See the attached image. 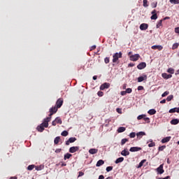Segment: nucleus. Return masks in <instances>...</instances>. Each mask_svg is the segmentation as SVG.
Instances as JSON below:
<instances>
[{"label": "nucleus", "instance_id": "nucleus-1", "mask_svg": "<svg viewBox=\"0 0 179 179\" xmlns=\"http://www.w3.org/2000/svg\"><path fill=\"white\" fill-rule=\"evenodd\" d=\"M118 58H122V52H116L113 55V62L115 63L117 61H118Z\"/></svg>", "mask_w": 179, "mask_h": 179}, {"label": "nucleus", "instance_id": "nucleus-2", "mask_svg": "<svg viewBox=\"0 0 179 179\" xmlns=\"http://www.w3.org/2000/svg\"><path fill=\"white\" fill-rule=\"evenodd\" d=\"M51 121V117H48L43 120V122L41 124L44 128H48V122Z\"/></svg>", "mask_w": 179, "mask_h": 179}, {"label": "nucleus", "instance_id": "nucleus-3", "mask_svg": "<svg viewBox=\"0 0 179 179\" xmlns=\"http://www.w3.org/2000/svg\"><path fill=\"white\" fill-rule=\"evenodd\" d=\"M62 104H64V99L62 98L58 99L56 101L55 107L58 108H61L62 107Z\"/></svg>", "mask_w": 179, "mask_h": 179}, {"label": "nucleus", "instance_id": "nucleus-4", "mask_svg": "<svg viewBox=\"0 0 179 179\" xmlns=\"http://www.w3.org/2000/svg\"><path fill=\"white\" fill-rule=\"evenodd\" d=\"M139 58H141V55H139V54L132 55L129 57L130 61H133V62L138 61Z\"/></svg>", "mask_w": 179, "mask_h": 179}, {"label": "nucleus", "instance_id": "nucleus-5", "mask_svg": "<svg viewBox=\"0 0 179 179\" xmlns=\"http://www.w3.org/2000/svg\"><path fill=\"white\" fill-rule=\"evenodd\" d=\"M50 115L49 117H51L52 115H54V114H55L57 113V111H58V108H57L56 106H53L52 108H50Z\"/></svg>", "mask_w": 179, "mask_h": 179}, {"label": "nucleus", "instance_id": "nucleus-6", "mask_svg": "<svg viewBox=\"0 0 179 179\" xmlns=\"http://www.w3.org/2000/svg\"><path fill=\"white\" fill-rule=\"evenodd\" d=\"M78 150L79 146H73L69 148V152L70 153H76V152H78Z\"/></svg>", "mask_w": 179, "mask_h": 179}, {"label": "nucleus", "instance_id": "nucleus-7", "mask_svg": "<svg viewBox=\"0 0 179 179\" xmlns=\"http://www.w3.org/2000/svg\"><path fill=\"white\" fill-rule=\"evenodd\" d=\"M157 10H153L152 12H151V14L152 15L151 17H150V19L151 20H156L157 19Z\"/></svg>", "mask_w": 179, "mask_h": 179}, {"label": "nucleus", "instance_id": "nucleus-8", "mask_svg": "<svg viewBox=\"0 0 179 179\" xmlns=\"http://www.w3.org/2000/svg\"><path fill=\"white\" fill-rule=\"evenodd\" d=\"M109 87H110V83H105L100 86V90H104L105 89H108Z\"/></svg>", "mask_w": 179, "mask_h": 179}, {"label": "nucleus", "instance_id": "nucleus-9", "mask_svg": "<svg viewBox=\"0 0 179 179\" xmlns=\"http://www.w3.org/2000/svg\"><path fill=\"white\" fill-rule=\"evenodd\" d=\"M76 141V138L75 137H71L70 138H69L68 141H66V146H69V145L70 143H73V142H75Z\"/></svg>", "mask_w": 179, "mask_h": 179}, {"label": "nucleus", "instance_id": "nucleus-10", "mask_svg": "<svg viewBox=\"0 0 179 179\" xmlns=\"http://www.w3.org/2000/svg\"><path fill=\"white\" fill-rule=\"evenodd\" d=\"M156 171L158 174H163L164 173V169H163V164H161L158 168H157Z\"/></svg>", "mask_w": 179, "mask_h": 179}, {"label": "nucleus", "instance_id": "nucleus-11", "mask_svg": "<svg viewBox=\"0 0 179 179\" xmlns=\"http://www.w3.org/2000/svg\"><path fill=\"white\" fill-rule=\"evenodd\" d=\"M139 150H142V148H141V147H131L129 149V152H139Z\"/></svg>", "mask_w": 179, "mask_h": 179}, {"label": "nucleus", "instance_id": "nucleus-12", "mask_svg": "<svg viewBox=\"0 0 179 179\" xmlns=\"http://www.w3.org/2000/svg\"><path fill=\"white\" fill-rule=\"evenodd\" d=\"M145 66H146V62H141L138 64V65L137 66V68L138 69L142 70V69H145Z\"/></svg>", "mask_w": 179, "mask_h": 179}, {"label": "nucleus", "instance_id": "nucleus-13", "mask_svg": "<svg viewBox=\"0 0 179 179\" xmlns=\"http://www.w3.org/2000/svg\"><path fill=\"white\" fill-rule=\"evenodd\" d=\"M148 27H149V25L145 23H143L140 25V29L141 30H148Z\"/></svg>", "mask_w": 179, "mask_h": 179}, {"label": "nucleus", "instance_id": "nucleus-14", "mask_svg": "<svg viewBox=\"0 0 179 179\" xmlns=\"http://www.w3.org/2000/svg\"><path fill=\"white\" fill-rule=\"evenodd\" d=\"M146 79H148V76L143 75V76H140L138 78V82H143V80H146Z\"/></svg>", "mask_w": 179, "mask_h": 179}, {"label": "nucleus", "instance_id": "nucleus-15", "mask_svg": "<svg viewBox=\"0 0 179 179\" xmlns=\"http://www.w3.org/2000/svg\"><path fill=\"white\" fill-rule=\"evenodd\" d=\"M146 135V133L145 131H140L136 134V136L138 139H141L142 136H145Z\"/></svg>", "mask_w": 179, "mask_h": 179}, {"label": "nucleus", "instance_id": "nucleus-16", "mask_svg": "<svg viewBox=\"0 0 179 179\" xmlns=\"http://www.w3.org/2000/svg\"><path fill=\"white\" fill-rule=\"evenodd\" d=\"M122 156H129V151H128V149H124L121 152Z\"/></svg>", "mask_w": 179, "mask_h": 179}, {"label": "nucleus", "instance_id": "nucleus-17", "mask_svg": "<svg viewBox=\"0 0 179 179\" xmlns=\"http://www.w3.org/2000/svg\"><path fill=\"white\" fill-rule=\"evenodd\" d=\"M98 152H99V150L96 148H91L89 150V153L90 155H96V153H97Z\"/></svg>", "mask_w": 179, "mask_h": 179}, {"label": "nucleus", "instance_id": "nucleus-18", "mask_svg": "<svg viewBox=\"0 0 179 179\" xmlns=\"http://www.w3.org/2000/svg\"><path fill=\"white\" fill-rule=\"evenodd\" d=\"M162 76L164 78V79H170V78H172L173 76L171 74L164 73L162 74Z\"/></svg>", "mask_w": 179, "mask_h": 179}, {"label": "nucleus", "instance_id": "nucleus-19", "mask_svg": "<svg viewBox=\"0 0 179 179\" xmlns=\"http://www.w3.org/2000/svg\"><path fill=\"white\" fill-rule=\"evenodd\" d=\"M152 50H159V51H162L163 50V46L162 45H153L152 46Z\"/></svg>", "mask_w": 179, "mask_h": 179}, {"label": "nucleus", "instance_id": "nucleus-20", "mask_svg": "<svg viewBox=\"0 0 179 179\" xmlns=\"http://www.w3.org/2000/svg\"><path fill=\"white\" fill-rule=\"evenodd\" d=\"M170 139H171V136H168V137L164 138L162 140V143H167V142H170Z\"/></svg>", "mask_w": 179, "mask_h": 179}, {"label": "nucleus", "instance_id": "nucleus-21", "mask_svg": "<svg viewBox=\"0 0 179 179\" xmlns=\"http://www.w3.org/2000/svg\"><path fill=\"white\" fill-rule=\"evenodd\" d=\"M169 113H179V108H173L169 110Z\"/></svg>", "mask_w": 179, "mask_h": 179}, {"label": "nucleus", "instance_id": "nucleus-22", "mask_svg": "<svg viewBox=\"0 0 179 179\" xmlns=\"http://www.w3.org/2000/svg\"><path fill=\"white\" fill-rule=\"evenodd\" d=\"M171 125H177V124H179V120L178 119H173L171 121Z\"/></svg>", "mask_w": 179, "mask_h": 179}, {"label": "nucleus", "instance_id": "nucleus-23", "mask_svg": "<svg viewBox=\"0 0 179 179\" xmlns=\"http://www.w3.org/2000/svg\"><path fill=\"white\" fill-rule=\"evenodd\" d=\"M103 164H104V161H103V159H99L97 162H96V167H100V166H103Z\"/></svg>", "mask_w": 179, "mask_h": 179}, {"label": "nucleus", "instance_id": "nucleus-24", "mask_svg": "<svg viewBox=\"0 0 179 179\" xmlns=\"http://www.w3.org/2000/svg\"><path fill=\"white\" fill-rule=\"evenodd\" d=\"M122 162H124V157H121L117 158V159L115 160V163L116 164H118V163H122Z\"/></svg>", "mask_w": 179, "mask_h": 179}, {"label": "nucleus", "instance_id": "nucleus-25", "mask_svg": "<svg viewBox=\"0 0 179 179\" xmlns=\"http://www.w3.org/2000/svg\"><path fill=\"white\" fill-rule=\"evenodd\" d=\"M43 169H44V165L35 166V169L37 171H40L43 170Z\"/></svg>", "mask_w": 179, "mask_h": 179}, {"label": "nucleus", "instance_id": "nucleus-26", "mask_svg": "<svg viewBox=\"0 0 179 179\" xmlns=\"http://www.w3.org/2000/svg\"><path fill=\"white\" fill-rule=\"evenodd\" d=\"M59 141H61V137L57 136L54 140L55 145H58V143H59Z\"/></svg>", "mask_w": 179, "mask_h": 179}, {"label": "nucleus", "instance_id": "nucleus-27", "mask_svg": "<svg viewBox=\"0 0 179 179\" xmlns=\"http://www.w3.org/2000/svg\"><path fill=\"white\" fill-rule=\"evenodd\" d=\"M36 129L37 131H38V132H43V131H44V127L42 124H40L39 126L37 127Z\"/></svg>", "mask_w": 179, "mask_h": 179}, {"label": "nucleus", "instance_id": "nucleus-28", "mask_svg": "<svg viewBox=\"0 0 179 179\" xmlns=\"http://www.w3.org/2000/svg\"><path fill=\"white\" fill-rule=\"evenodd\" d=\"M125 127H120L117 129V132L118 134H121V132H125Z\"/></svg>", "mask_w": 179, "mask_h": 179}, {"label": "nucleus", "instance_id": "nucleus-29", "mask_svg": "<svg viewBox=\"0 0 179 179\" xmlns=\"http://www.w3.org/2000/svg\"><path fill=\"white\" fill-rule=\"evenodd\" d=\"M71 157H72V154L66 153L64 155V159L66 160V159H71Z\"/></svg>", "mask_w": 179, "mask_h": 179}, {"label": "nucleus", "instance_id": "nucleus-30", "mask_svg": "<svg viewBox=\"0 0 179 179\" xmlns=\"http://www.w3.org/2000/svg\"><path fill=\"white\" fill-rule=\"evenodd\" d=\"M55 121L56 122L57 124H62V120L59 117H56Z\"/></svg>", "mask_w": 179, "mask_h": 179}, {"label": "nucleus", "instance_id": "nucleus-31", "mask_svg": "<svg viewBox=\"0 0 179 179\" xmlns=\"http://www.w3.org/2000/svg\"><path fill=\"white\" fill-rule=\"evenodd\" d=\"M148 114H150V115H155V114H156V110L155 109H150L148 110Z\"/></svg>", "mask_w": 179, "mask_h": 179}, {"label": "nucleus", "instance_id": "nucleus-32", "mask_svg": "<svg viewBox=\"0 0 179 179\" xmlns=\"http://www.w3.org/2000/svg\"><path fill=\"white\" fill-rule=\"evenodd\" d=\"M178 43H173V45H172V50H177V48H178Z\"/></svg>", "mask_w": 179, "mask_h": 179}, {"label": "nucleus", "instance_id": "nucleus-33", "mask_svg": "<svg viewBox=\"0 0 179 179\" xmlns=\"http://www.w3.org/2000/svg\"><path fill=\"white\" fill-rule=\"evenodd\" d=\"M169 2H171V3H174V5L179 4V0H170Z\"/></svg>", "mask_w": 179, "mask_h": 179}, {"label": "nucleus", "instance_id": "nucleus-34", "mask_svg": "<svg viewBox=\"0 0 179 179\" xmlns=\"http://www.w3.org/2000/svg\"><path fill=\"white\" fill-rule=\"evenodd\" d=\"M143 6H144V8H148V6H149V4H148V0L143 1Z\"/></svg>", "mask_w": 179, "mask_h": 179}, {"label": "nucleus", "instance_id": "nucleus-35", "mask_svg": "<svg viewBox=\"0 0 179 179\" xmlns=\"http://www.w3.org/2000/svg\"><path fill=\"white\" fill-rule=\"evenodd\" d=\"M154 146H156V143L151 141V143L148 144V148H154Z\"/></svg>", "mask_w": 179, "mask_h": 179}, {"label": "nucleus", "instance_id": "nucleus-36", "mask_svg": "<svg viewBox=\"0 0 179 179\" xmlns=\"http://www.w3.org/2000/svg\"><path fill=\"white\" fill-rule=\"evenodd\" d=\"M162 23H163V20H159L157 24V29H159L162 26Z\"/></svg>", "mask_w": 179, "mask_h": 179}, {"label": "nucleus", "instance_id": "nucleus-37", "mask_svg": "<svg viewBox=\"0 0 179 179\" xmlns=\"http://www.w3.org/2000/svg\"><path fill=\"white\" fill-rule=\"evenodd\" d=\"M128 138H123L122 139L121 141V145H125V143H127V142H128Z\"/></svg>", "mask_w": 179, "mask_h": 179}, {"label": "nucleus", "instance_id": "nucleus-38", "mask_svg": "<svg viewBox=\"0 0 179 179\" xmlns=\"http://www.w3.org/2000/svg\"><path fill=\"white\" fill-rule=\"evenodd\" d=\"M36 168L35 165H29L27 167V170H29V171H31V170H33V169Z\"/></svg>", "mask_w": 179, "mask_h": 179}, {"label": "nucleus", "instance_id": "nucleus-39", "mask_svg": "<svg viewBox=\"0 0 179 179\" xmlns=\"http://www.w3.org/2000/svg\"><path fill=\"white\" fill-rule=\"evenodd\" d=\"M61 135H62V136H68L69 133H68V131H66L64 130V131H63L62 132Z\"/></svg>", "mask_w": 179, "mask_h": 179}, {"label": "nucleus", "instance_id": "nucleus-40", "mask_svg": "<svg viewBox=\"0 0 179 179\" xmlns=\"http://www.w3.org/2000/svg\"><path fill=\"white\" fill-rule=\"evenodd\" d=\"M145 117H146V115H140L137 117V120H143V118H145Z\"/></svg>", "mask_w": 179, "mask_h": 179}, {"label": "nucleus", "instance_id": "nucleus-41", "mask_svg": "<svg viewBox=\"0 0 179 179\" xmlns=\"http://www.w3.org/2000/svg\"><path fill=\"white\" fill-rule=\"evenodd\" d=\"M146 162V159H143L138 164V168L142 167L143 166V164Z\"/></svg>", "mask_w": 179, "mask_h": 179}, {"label": "nucleus", "instance_id": "nucleus-42", "mask_svg": "<svg viewBox=\"0 0 179 179\" xmlns=\"http://www.w3.org/2000/svg\"><path fill=\"white\" fill-rule=\"evenodd\" d=\"M173 95H169V96H167L166 101H171V100H173Z\"/></svg>", "mask_w": 179, "mask_h": 179}, {"label": "nucleus", "instance_id": "nucleus-43", "mask_svg": "<svg viewBox=\"0 0 179 179\" xmlns=\"http://www.w3.org/2000/svg\"><path fill=\"white\" fill-rule=\"evenodd\" d=\"M129 136V138H135V136H136V134L135 132H131V133H130Z\"/></svg>", "mask_w": 179, "mask_h": 179}, {"label": "nucleus", "instance_id": "nucleus-44", "mask_svg": "<svg viewBox=\"0 0 179 179\" xmlns=\"http://www.w3.org/2000/svg\"><path fill=\"white\" fill-rule=\"evenodd\" d=\"M164 149H166V145H162V146L159 147V152H163V150H164Z\"/></svg>", "mask_w": 179, "mask_h": 179}, {"label": "nucleus", "instance_id": "nucleus-45", "mask_svg": "<svg viewBox=\"0 0 179 179\" xmlns=\"http://www.w3.org/2000/svg\"><path fill=\"white\" fill-rule=\"evenodd\" d=\"M167 72H168L169 73L173 74V73H174V70H173V69H172V68H169V69H168Z\"/></svg>", "mask_w": 179, "mask_h": 179}, {"label": "nucleus", "instance_id": "nucleus-46", "mask_svg": "<svg viewBox=\"0 0 179 179\" xmlns=\"http://www.w3.org/2000/svg\"><path fill=\"white\" fill-rule=\"evenodd\" d=\"M143 120H144L145 122H148V124H149V122H150V118H149V117H143Z\"/></svg>", "mask_w": 179, "mask_h": 179}, {"label": "nucleus", "instance_id": "nucleus-47", "mask_svg": "<svg viewBox=\"0 0 179 179\" xmlns=\"http://www.w3.org/2000/svg\"><path fill=\"white\" fill-rule=\"evenodd\" d=\"M103 94H104V93H103V92H101V91H99V92H97V95H98L99 97H103Z\"/></svg>", "mask_w": 179, "mask_h": 179}, {"label": "nucleus", "instance_id": "nucleus-48", "mask_svg": "<svg viewBox=\"0 0 179 179\" xmlns=\"http://www.w3.org/2000/svg\"><path fill=\"white\" fill-rule=\"evenodd\" d=\"M169 91H166L162 94V97H166V96H169Z\"/></svg>", "mask_w": 179, "mask_h": 179}, {"label": "nucleus", "instance_id": "nucleus-49", "mask_svg": "<svg viewBox=\"0 0 179 179\" xmlns=\"http://www.w3.org/2000/svg\"><path fill=\"white\" fill-rule=\"evenodd\" d=\"M105 64H109L110 63V57H106L104 59Z\"/></svg>", "mask_w": 179, "mask_h": 179}, {"label": "nucleus", "instance_id": "nucleus-50", "mask_svg": "<svg viewBox=\"0 0 179 179\" xmlns=\"http://www.w3.org/2000/svg\"><path fill=\"white\" fill-rule=\"evenodd\" d=\"M111 170H113V166L106 167V171L109 172V171H111Z\"/></svg>", "mask_w": 179, "mask_h": 179}, {"label": "nucleus", "instance_id": "nucleus-51", "mask_svg": "<svg viewBox=\"0 0 179 179\" xmlns=\"http://www.w3.org/2000/svg\"><path fill=\"white\" fill-rule=\"evenodd\" d=\"M61 152H62V149L61 148H57L55 150V153H61Z\"/></svg>", "mask_w": 179, "mask_h": 179}, {"label": "nucleus", "instance_id": "nucleus-52", "mask_svg": "<svg viewBox=\"0 0 179 179\" xmlns=\"http://www.w3.org/2000/svg\"><path fill=\"white\" fill-rule=\"evenodd\" d=\"M126 92H127V93H128V94L132 93V89H131V88H127V89L126 90Z\"/></svg>", "mask_w": 179, "mask_h": 179}, {"label": "nucleus", "instance_id": "nucleus-53", "mask_svg": "<svg viewBox=\"0 0 179 179\" xmlns=\"http://www.w3.org/2000/svg\"><path fill=\"white\" fill-rule=\"evenodd\" d=\"M83 176H85V173L80 171L78 178H79V177H82Z\"/></svg>", "mask_w": 179, "mask_h": 179}, {"label": "nucleus", "instance_id": "nucleus-54", "mask_svg": "<svg viewBox=\"0 0 179 179\" xmlns=\"http://www.w3.org/2000/svg\"><path fill=\"white\" fill-rule=\"evenodd\" d=\"M175 33L179 34V27L175 28Z\"/></svg>", "mask_w": 179, "mask_h": 179}, {"label": "nucleus", "instance_id": "nucleus-55", "mask_svg": "<svg viewBox=\"0 0 179 179\" xmlns=\"http://www.w3.org/2000/svg\"><path fill=\"white\" fill-rule=\"evenodd\" d=\"M152 8H157V2L152 3Z\"/></svg>", "mask_w": 179, "mask_h": 179}, {"label": "nucleus", "instance_id": "nucleus-56", "mask_svg": "<svg viewBox=\"0 0 179 179\" xmlns=\"http://www.w3.org/2000/svg\"><path fill=\"white\" fill-rule=\"evenodd\" d=\"M128 66H129V68H132L133 66H135V64L130 63V64H128Z\"/></svg>", "mask_w": 179, "mask_h": 179}, {"label": "nucleus", "instance_id": "nucleus-57", "mask_svg": "<svg viewBox=\"0 0 179 179\" xmlns=\"http://www.w3.org/2000/svg\"><path fill=\"white\" fill-rule=\"evenodd\" d=\"M120 94H121V96H125L127 94V92L126 91H122Z\"/></svg>", "mask_w": 179, "mask_h": 179}, {"label": "nucleus", "instance_id": "nucleus-58", "mask_svg": "<svg viewBox=\"0 0 179 179\" xmlns=\"http://www.w3.org/2000/svg\"><path fill=\"white\" fill-rule=\"evenodd\" d=\"M137 89L138 90H143V86H138Z\"/></svg>", "mask_w": 179, "mask_h": 179}, {"label": "nucleus", "instance_id": "nucleus-59", "mask_svg": "<svg viewBox=\"0 0 179 179\" xmlns=\"http://www.w3.org/2000/svg\"><path fill=\"white\" fill-rule=\"evenodd\" d=\"M52 124L53 127H55V125H57V122L55 120L52 121Z\"/></svg>", "mask_w": 179, "mask_h": 179}, {"label": "nucleus", "instance_id": "nucleus-60", "mask_svg": "<svg viewBox=\"0 0 179 179\" xmlns=\"http://www.w3.org/2000/svg\"><path fill=\"white\" fill-rule=\"evenodd\" d=\"M93 50H96V45H94L91 47V51Z\"/></svg>", "mask_w": 179, "mask_h": 179}, {"label": "nucleus", "instance_id": "nucleus-61", "mask_svg": "<svg viewBox=\"0 0 179 179\" xmlns=\"http://www.w3.org/2000/svg\"><path fill=\"white\" fill-rule=\"evenodd\" d=\"M166 103V99H163L160 101L161 104H164Z\"/></svg>", "mask_w": 179, "mask_h": 179}, {"label": "nucleus", "instance_id": "nucleus-62", "mask_svg": "<svg viewBox=\"0 0 179 179\" xmlns=\"http://www.w3.org/2000/svg\"><path fill=\"white\" fill-rule=\"evenodd\" d=\"M99 179H104V176L100 175V176H99Z\"/></svg>", "mask_w": 179, "mask_h": 179}, {"label": "nucleus", "instance_id": "nucleus-63", "mask_svg": "<svg viewBox=\"0 0 179 179\" xmlns=\"http://www.w3.org/2000/svg\"><path fill=\"white\" fill-rule=\"evenodd\" d=\"M116 110H117V113H118L119 114H121V109L117 108Z\"/></svg>", "mask_w": 179, "mask_h": 179}, {"label": "nucleus", "instance_id": "nucleus-64", "mask_svg": "<svg viewBox=\"0 0 179 179\" xmlns=\"http://www.w3.org/2000/svg\"><path fill=\"white\" fill-rule=\"evenodd\" d=\"M9 179H17V176H12Z\"/></svg>", "mask_w": 179, "mask_h": 179}]
</instances>
